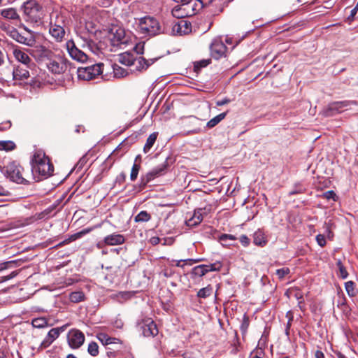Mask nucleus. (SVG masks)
<instances>
[{
	"mask_svg": "<svg viewBox=\"0 0 358 358\" xmlns=\"http://www.w3.org/2000/svg\"><path fill=\"white\" fill-rule=\"evenodd\" d=\"M31 171L34 176L37 175L38 180L50 177L54 171V166L48 156L42 150H36L31 161Z\"/></svg>",
	"mask_w": 358,
	"mask_h": 358,
	"instance_id": "nucleus-1",
	"label": "nucleus"
},
{
	"mask_svg": "<svg viewBox=\"0 0 358 358\" xmlns=\"http://www.w3.org/2000/svg\"><path fill=\"white\" fill-rule=\"evenodd\" d=\"M137 30L143 37L148 38L165 33V29L160 22L149 15L138 19Z\"/></svg>",
	"mask_w": 358,
	"mask_h": 358,
	"instance_id": "nucleus-2",
	"label": "nucleus"
},
{
	"mask_svg": "<svg viewBox=\"0 0 358 358\" xmlns=\"http://www.w3.org/2000/svg\"><path fill=\"white\" fill-rule=\"evenodd\" d=\"M23 17L26 22L30 23L39 22L44 16L42 6L36 0H27L21 6Z\"/></svg>",
	"mask_w": 358,
	"mask_h": 358,
	"instance_id": "nucleus-3",
	"label": "nucleus"
},
{
	"mask_svg": "<svg viewBox=\"0 0 358 358\" xmlns=\"http://www.w3.org/2000/svg\"><path fill=\"white\" fill-rule=\"evenodd\" d=\"M0 176L1 178L3 176L19 184H25L29 182L27 174L24 173L23 167L14 162L6 166H0Z\"/></svg>",
	"mask_w": 358,
	"mask_h": 358,
	"instance_id": "nucleus-4",
	"label": "nucleus"
},
{
	"mask_svg": "<svg viewBox=\"0 0 358 358\" xmlns=\"http://www.w3.org/2000/svg\"><path fill=\"white\" fill-rule=\"evenodd\" d=\"M180 5L173 10V15L177 18H184L195 15L202 6L199 0H185L178 2Z\"/></svg>",
	"mask_w": 358,
	"mask_h": 358,
	"instance_id": "nucleus-5",
	"label": "nucleus"
},
{
	"mask_svg": "<svg viewBox=\"0 0 358 358\" xmlns=\"http://www.w3.org/2000/svg\"><path fill=\"white\" fill-rule=\"evenodd\" d=\"M1 29L8 36L17 43L29 47L34 46L36 43V40L32 36H25V35L20 34L17 29L10 26L9 24H3L1 26Z\"/></svg>",
	"mask_w": 358,
	"mask_h": 358,
	"instance_id": "nucleus-6",
	"label": "nucleus"
},
{
	"mask_svg": "<svg viewBox=\"0 0 358 358\" xmlns=\"http://www.w3.org/2000/svg\"><path fill=\"white\" fill-rule=\"evenodd\" d=\"M103 66V64L102 63H99L86 67H80L77 71L78 77L83 80L94 79L102 73Z\"/></svg>",
	"mask_w": 358,
	"mask_h": 358,
	"instance_id": "nucleus-7",
	"label": "nucleus"
},
{
	"mask_svg": "<svg viewBox=\"0 0 358 358\" xmlns=\"http://www.w3.org/2000/svg\"><path fill=\"white\" fill-rule=\"evenodd\" d=\"M64 17L59 14H56V20L53 21L52 17L50 18V35L58 42L62 41L65 35L64 29Z\"/></svg>",
	"mask_w": 358,
	"mask_h": 358,
	"instance_id": "nucleus-8",
	"label": "nucleus"
},
{
	"mask_svg": "<svg viewBox=\"0 0 358 358\" xmlns=\"http://www.w3.org/2000/svg\"><path fill=\"white\" fill-rule=\"evenodd\" d=\"M110 40L113 46L127 45L129 41V36L124 28L113 26L110 30Z\"/></svg>",
	"mask_w": 358,
	"mask_h": 358,
	"instance_id": "nucleus-9",
	"label": "nucleus"
},
{
	"mask_svg": "<svg viewBox=\"0 0 358 358\" xmlns=\"http://www.w3.org/2000/svg\"><path fill=\"white\" fill-rule=\"evenodd\" d=\"M32 47L29 52L38 62H48L55 57V53L44 45H37Z\"/></svg>",
	"mask_w": 358,
	"mask_h": 358,
	"instance_id": "nucleus-10",
	"label": "nucleus"
},
{
	"mask_svg": "<svg viewBox=\"0 0 358 358\" xmlns=\"http://www.w3.org/2000/svg\"><path fill=\"white\" fill-rule=\"evenodd\" d=\"M356 101H336L329 103L322 110V115L325 117H331L338 113L344 111V108L350 106L351 104H355Z\"/></svg>",
	"mask_w": 358,
	"mask_h": 358,
	"instance_id": "nucleus-11",
	"label": "nucleus"
},
{
	"mask_svg": "<svg viewBox=\"0 0 358 358\" xmlns=\"http://www.w3.org/2000/svg\"><path fill=\"white\" fill-rule=\"evenodd\" d=\"M66 48L69 56L79 62H85L87 61L88 56L83 50H80L76 45L74 41L69 40L66 43Z\"/></svg>",
	"mask_w": 358,
	"mask_h": 358,
	"instance_id": "nucleus-12",
	"label": "nucleus"
},
{
	"mask_svg": "<svg viewBox=\"0 0 358 358\" xmlns=\"http://www.w3.org/2000/svg\"><path fill=\"white\" fill-rule=\"evenodd\" d=\"M67 341L71 348L78 349L84 343L85 336L80 330L73 329L67 334Z\"/></svg>",
	"mask_w": 358,
	"mask_h": 358,
	"instance_id": "nucleus-13",
	"label": "nucleus"
},
{
	"mask_svg": "<svg viewBox=\"0 0 358 358\" xmlns=\"http://www.w3.org/2000/svg\"><path fill=\"white\" fill-rule=\"evenodd\" d=\"M67 326L68 324H65L60 327L50 329L46 337L41 342L39 348L45 349L48 348L59 336L60 334L66 330Z\"/></svg>",
	"mask_w": 358,
	"mask_h": 358,
	"instance_id": "nucleus-14",
	"label": "nucleus"
},
{
	"mask_svg": "<svg viewBox=\"0 0 358 358\" xmlns=\"http://www.w3.org/2000/svg\"><path fill=\"white\" fill-rule=\"evenodd\" d=\"M210 50L211 56L215 59H219L226 56L227 48L220 39L215 38L213 41Z\"/></svg>",
	"mask_w": 358,
	"mask_h": 358,
	"instance_id": "nucleus-15",
	"label": "nucleus"
},
{
	"mask_svg": "<svg viewBox=\"0 0 358 358\" xmlns=\"http://www.w3.org/2000/svg\"><path fill=\"white\" fill-rule=\"evenodd\" d=\"M167 167V158L165 159V161L157 167L153 169L152 171L148 172L145 176L141 178V182L143 186L146 185V184L150 180L155 179L157 177H159L163 175L165 173V171Z\"/></svg>",
	"mask_w": 358,
	"mask_h": 358,
	"instance_id": "nucleus-16",
	"label": "nucleus"
},
{
	"mask_svg": "<svg viewBox=\"0 0 358 358\" xmlns=\"http://www.w3.org/2000/svg\"><path fill=\"white\" fill-rule=\"evenodd\" d=\"M221 268L222 264L220 262L208 265L201 264L194 267L192 273L194 276L202 277L209 271H220Z\"/></svg>",
	"mask_w": 358,
	"mask_h": 358,
	"instance_id": "nucleus-17",
	"label": "nucleus"
},
{
	"mask_svg": "<svg viewBox=\"0 0 358 358\" xmlns=\"http://www.w3.org/2000/svg\"><path fill=\"white\" fill-rule=\"evenodd\" d=\"M143 334L145 337H154L158 334L157 324L151 319L145 320L141 326Z\"/></svg>",
	"mask_w": 358,
	"mask_h": 358,
	"instance_id": "nucleus-18",
	"label": "nucleus"
},
{
	"mask_svg": "<svg viewBox=\"0 0 358 358\" xmlns=\"http://www.w3.org/2000/svg\"><path fill=\"white\" fill-rule=\"evenodd\" d=\"M172 31L174 34H187L191 31V24L184 20H178L173 25Z\"/></svg>",
	"mask_w": 358,
	"mask_h": 358,
	"instance_id": "nucleus-19",
	"label": "nucleus"
},
{
	"mask_svg": "<svg viewBox=\"0 0 358 358\" xmlns=\"http://www.w3.org/2000/svg\"><path fill=\"white\" fill-rule=\"evenodd\" d=\"M13 54L14 57L22 64L29 67L30 64H34L29 55L17 46L13 47Z\"/></svg>",
	"mask_w": 358,
	"mask_h": 358,
	"instance_id": "nucleus-20",
	"label": "nucleus"
},
{
	"mask_svg": "<svg viewBox=\"0 0 358 358\" xmlns=\"http://www.w3.org/2000/svg\"><path fill=\"white\" fill-rule=\"evenodd\" d=\"M47 63V67L52 73L55 74H60L64 72L66 66L63 62H58L53 59L48 61Z\"/></svg>",
	"mask_w": 358,
	"mask_h": 358,
	"instance_id": "nucleus-21",
	"label": "nucleus"
},
{
	"mask_svg": "<svg viewBox=\"0 0 358 358\" xmlns=\"http://www.w3.org/2000/svg\"><path fill=\"white\" fill-rule=\"evenodd\" d=\"M203 209L199 208L194 210V214L185 222L187 226L194 227L200 224L203 219Z\"/></svg>",
	"mask_w": 358,
	"mask_h": 358,
	"instance_id": "nucleus-22",
	"label": "nucleus"
},
{
	"mask_svg": "<svg viewBox=\"0 0 358 358\" xmlns=\"http://www.w3.org/2000/svg\"><path fill=\"white\" fill-rule=\"evenodd\" d=\"M125 241L124 237L121 234H113L105 237L104 243L108 245H117L123 244Z\"/></svg>",
	"mask_w": 358,
	"mask_h": 358,
	"instance_id": "nucleus-23",
	"label": "nucleus"
},
{
	"mask_svg": "<svg viewBox=\"0 0 358 358\" xmlns=\"http://www.w3.org/2000/svg\"><path fill=\"white\" fill-rule=\"evenodd\" d=\"M0 15L6 20H20V17L14 8H8L0 10Z\"/></svg>",
	"mask_w": 358,
	"mask_h": 358,
	"instance_id": "nucleus-24",
	"label": "nucleus"
},
{
	"mask_svg": "<svg viewBox=\"0 0 358 358\" xmlns=\"http://www.w3.org/2000/svg\"><path fill=\"white\" fill-rule=\"evenodd\" d=\"M267 242V238L262 230L258 229L254 233L253 243L255 245L260 247H264L266 245Z\"/></svg>",
	"mask_w": 358,
	"mask_h": 358,
	"instance_id": "nucleus-25",
	"label": "nucleus"
},
{
	"mask_svg": "<svg viewBox=\"0 0 358 358\" xmlns=\"http://www.w3.org/2000/svg\"><path fill=\"white\" fill-rule=\"evenodd\" d=\"M286 294L289 296H293L296 300H298V306L301 310L303 308V294L299 288L293 287L287 290Z\"/></svg>",
	"mask_w": 358,
	"mask_h": 358,
	"instance_id": "nucleus-26",
	"label": "nucleus"
},
{
	"mask_svg": "<svg viewBox=\"0 0 358 358\" xmlns=\"http://www.w3.org/2000/svg\"><path fill=\"white\" fill-rule=\"evenodd\" d=\"M97 338L104 345L109 344L122 343L119 338L110 337L105 333H99L97 334Z\"/></svg>",
	"mask_w": 358,
	"mask_h": 358,
	"instance_id": "nucleus-27",
	"label": "nucleus"
},
{
	"mask_svg": "<svg viewBox=\"0 0 358 358\" xmlns=\"http://www.w3.org/2000/svg\"><path fill=\"white\" fill-rule=\"evenodd\" d=\"M78 37V43L83 48H88L90 50H93L94 42L89 37L88 34L83 36L80 35Z\"/></svg>",
	"mask_w": 358,
	"mask_h": 358,
	"instance_id": "nucleus-28",
	"label": "nucleus"
},
{
	"mask_svg": "<svg viewBox=\"0 0 358 358\" xmlns=\"http://www.w3.org/2000/svg\"><path fill=\"white\" fill-rule=\"evenodd\" d=\"M29 72L27 69L18 66L13 71V77L16 80H24L29 77Z\"/></svg>",
	"mask_w": 358,
	"mask_h": 358,
	"instance_id": "nucleus-29",
	"label": "nucleus"
},
{
	"mask_svg": "<svg viewBox=\"0 0 358 358\" xmlns=\"http://www.w3.org/2000/svg\"><path fill=\"white\" fill-rule=\"evenodd\" d=\"M90 231H91L90 229H85L82 230L81 231L76 233V234L71 235L69 239L65 240L63 242H62L61 243H59V245H62L66 243H69L71 241H76V239L81 238L83 235L89 233Z\"/></svg>",
	"mask_w": 358,
	"mask_h": 358,
	"instance_id": "nucleus-30",
	"label": "nucleus"
},
{
	"mask_svg": "<svg viewBox=\"0 0 358 358\" xmlns=\"http://www.w3.org/2000/svg\"><path fill=\"white\" fill-rule=\"evenodd\" d=\"M157 133H152L148 136V138H147L146 143L144 145V148H143V151L145 153H147L148 152H149L150 148L153 146V145L155 144V143L157 140Z\"/></svg>",
	"mask_w": 358,
	"mask_h": 358,
	"instance_id": "nucleus-31",
	"label": "nucleus"
},
{
	"mask_svg": "<svg viewBox=\"0 0 358 358\" xmlns=\"http://www.w3.org/2000/svg\"><path fill=\"white\" fill-rule=\"evenodd\" d=\"M119 61L126 66H131L134 64V59L133 56L129 53H123L120 55Z\"/></svg>",
	"mask_w": 358,
	"mask_h": 358,
	"instance_id": "nucleus-32",
	"label": "nucleus"
},
{
	"mask_svg": "<svg viewBox=\"0 0 358 358\" xmlns=\"http://www.w3.org/2000/svg\"><path fill=\"white\" fill-rule=\"evenodd\" d=\"M213 289L211 285H208L206 287H203L199 290L196 296L199 298L206 299L210 296L213 294Z\"/></svg>",
	"mask_w": 358,
	"mask_h": 358,
	"instance_id": "nucleus-33",
	"label": "nucleus"
},
{
	"mask_svg": "<svg viewBox=\"0 0 358 358\" xmlns=\"http://www.w3.org/2000/svg\"><path fill=\"white\" fill-rule=\"evenodd\" d=\"M345 288L350 297H354L357 295V291L354 282L351 280L346 282L345 283Z\"/></svg>",
	"mask_w": 358,
	"mask_h": 358,
	"instance_id": "nucleus-34",
	"label": "nucleus"
},
{
	"mask_svg": "<svg viewBox=\"0 0 358 358\" xmlns=\"http://www.w3.org/2000/svg\"><path fill=\"white\" fill-rule=\"evenodd\" d=\"M31 324L34 327L38 329H41L49 326L48 320L45 317L35 318L32 320Z\"/></svg>",
	"mask_w": 358,
	"mask_h": 358,
	"instance_id": "nucleus-35",
	"label": "nucleus"
},
{
	"mask_svg": "<svg viewBox=\"0 0 358 358\" xmlns=\"http://www.w3.org/2000/svg\"><path fill=\"white\" fill-rule=\"evenodd\" d=\"M226 115H227V113H222L219 114L218 115L215 116V117H213V119L209 120L207 122L206 126L208 128L214 127L226 117Z\"/></svg>",
	"mask_w": 358,
	"mask_h": 358,
	"instance_id": "nucleus-36",
	"label": "nucleus"
},
{
	"mask_svg": "<svg viewBox=\"0 0 358 358\" xmlns=\"http://www.w3.org/2000/svg\"><path fill=\"white\" fill-rule=\"evenodd\" d=\"M151 219V215L145 210L141 211L135 217L136 222H145Z\"/></svg>",
	"mask_w": 358,
	"mask_h": 358,
	"instance_id": "nucleus-37",
	"label": "nucleus"
},
{
	"mask_svg": "<svg viewBox=\"0 0 358 358\" xmlns=\"http://www.w3.org/2000/svg\"><path fill=\"white\" fill-rule=\"evenodd\" d=\"M85 294L83 292H73L71 293L69 299L73 303H78L84 300Z\"/></svg>",
	"mask_w": 358,
	"mask_h": 358,
	"instance_id": "nucleus-38",
	"label": "nucleus"
},
{
	"mask_svg": "<svg viewBox=\"0 0 358 358\" xmlns=\"http://www.w3.org/2000/svg\"><path fill=\"white\" fill-rule=\"evenodd\" d=\"M137 62L138 65L136 67L139 69H146L151 64H152V62H150L149 60H146L143 57H139L138 59L134 60V62Z\"/></svg>",
	"mask_w": 358,
	"mask_h": 358,
	"instance_id": "nucleus-39",
	"label": "nucleus"
},
{
	"mask_svg": "<svg viewBox=\"0 0 358 358\" xmlns=\"http://www.w3.org/2000/svg\"><path fill=\"white\" fill-rule=\"evenodd\" d=\"M15 148V144L11 141H0V150L10 151Z\"/></svg>",
	"mask_w": 358,
	"mask_h": 358,
	"instance_id": "nucleus-40",
	"label": "nucleus"
},
{
	"mask_svg": "<svg viewBox=\"0 0 358 358\" xmlns=\"http://www.w3.org/2000/svg\"><path fill=\"white\" fill-rule=\"evenodd\" d=\"M211 62L210 59H201L194 62V69L195 71H199L201 69L207 66Z\"/></svg>",
	"mask_w": 358,
	"mask_h": 358,
	"instance_id": "nucleus-41",
	"label": "nucleus"
},
{
	"mask_svg": "<svg viewBox=\"0 0 358 358\" xmlns=\"http://www.w3.org/2000/svg\"><path fill=\"white\" fill-rule=\"evenodd\" d=\"M87 352L90 355L93 357L97 356L99 354L98 344L96 342H91L88 345Z\"/></svg>",
	"mask_w": 358,
	"mask_h": 358,
	"instance_id": "nucleus-42",
	"label": "nucleus"
},
{
	"mask_svg": "<svg viewBox=\"0 0 358 358\" xmlns=\"http://www.w3.org/2000/svg\"><path fill=\"white\" fill-rule=\"evenodd\" d=\"M140 168L141 166L139 164H134L130 174V179L131 181H134L137 178Z\"/></svg>",
	"mask_w": 358,
	"mask_h": 358,
	"instance_id": "nucleus-43",
	"label": "nucleus"
},
{
	"mask_svg": "<svg viewBox=\"0 0 358 358\" xmlns=\"http://www.w3.org/2000/svg\"><path fill=\"white\" fill-rule=\"evenodd\" d=\"M220 241L223 245H228V241H235L236 238L231 234H222L219 238Z\"/></svg>",
	"mask_w": 358,
	"mask_h": 358,
	"instance_id": "nucleus-44",
	"label": "nucleus"
},
{
	"mask_svg": "<svg viewBox=\"0 0 358 358\" xmlns=\"http://www.w3.org/2000/svg\"><path fill=\"white\" fill-rule=\"evenodd\" d=\"M249 324H250V321H249V318L248 316H246L245 315L243 316V321H242V323H241V331L243 334V336H245L247 333V330L249 327Z\"/></svg>",
	"mask_w": 358,
	"mask_h": 358,
	"instance_id": "nucleus-45",
	"label": "nucleus"
},
{
	"mask_svg": "<svg viewBox=\"0 0 358 358\" xmlns=\"http://www.w3.org/2000/svg\"><path fill=\"white\" fill-rule=\"evenodd\" d=\"M336 265L338 268V270H339V275L340 277H341L342 278L345 279L348 277V273L347 272L345 266L343 265L342 262L341 260H338L336 263Z\"/></svg>",
	"mask_w": 358,
	"mask_h": 358,
	"instance_id": "nucleus-46",
	"label": "nucleus"
},
{
	"mask_svg": "<svg viewBox=\"0 0 358 358\" xmlns=\"http://www.w3.org/2000/svg\"><path fill=\"white\" fill-rule=\"evenodd\" d=\"M289 272L290 270L289 268L284 267L277 269L275 273L280 280H282L285 275L289 273Z\"/></svg>",
	"mask_w": 358,
	"mask_h": 358,
	"instance_id": "nucleus-47",
	"label": "nucleus"
},
{
	"mask_svg": "<svg viewBox=\"0 0 358 358\" xmlns=\"http://www.w3.org/2000/svg\"><path fill=\"white\" fill-rule=\"evenodd\" d=\"M131 294L129 292H120L116 294L113 295V298H117L118 300L123 299L127 300L129 299Z\"/></svg>",
	"mask_w": 358,
	"mask_h": 358,
	"instance_id": "nucleus-48",
	"label": "nucleus"
},
{
	"mask_svg": "<svg viewBox=\"0 0 358 358\" xmlns=\"http://www.w3.org/2000/svg\"><path fill=\"white\" fill-rule=\"evenodd\" d=\"M263 356L264 352L262 348L256 349L250 355L251 358H263Z\"/></svg>",
	"mask_w": 358,
	"mask_h": 358,
	"instance_id": "nucleus-49",
	"label": "nucleus"
},
{
	"mask_svg": "<svg viewBox=\"0 0 358 358\" xmlns=\"http://www.w3.org/2000/svg\"><path fill=\"white\" fill-rule=\"evenodd\" d=\"M316 241L317 244L321 247H324L326 245V240L324 235L318 234L316 236Z\"/></svg>",
	"mask_w": 358,
	"mask_h": 358,
	"instance_id": "nucleus-50",
	"label": "nucleus"
},
{
	"mask_svg": "<svg viewBox=\"0 0 358 358\" xmlns=\"http://www.w3.org/2000/svg\"><path fill=\"white\" fill-rule=\"evenodd\" d=\"M20 27L22 28L27 33L25 36H32L36 40L35 33L33 31L24 24H20Z\"/></svg>",
	"mask_w": 358,
	"mask_h": 358,
	"instance_id": "nucleus-51",
	"label": "nucleus"
},
{
	"mask_svg": "<svg viewBox=\"0 0 358 358\" xmlns=\"http://www.w3.org/2000/svg\"><path fill=\"white\" fill-rule=\"evenodd\" d=\"M324 197L326 198L327 199L329 200L331 199H332L333 200H336V194H335V192L334 191H327L326 192L324 193Z\"/></svg>",
	"mask_w": 358,
	"mask_h": 358,
	"instance_id": "nucleus-52",
	"label": "nucleus"
},
{
	"mask_svg": "<svg viewBox=\"0 0 358 358\" xmlns=\"http://www.w3.org/2000/svg\"><path fill=\"white\" fill-rule=\"evenodd\" d=\"M10 127H11V123L10 121L1 122L0 124V131H6V130L10 129Z\"/></svg>",
	"mask_w": 358,
	"mask_h": 358,
	"instance_id": "nucleus-53",
	"label": "nucleus"
},
{
	"mask_svg": "<svg viewBox=\"0 0 358 358\" xmlns=\"http://www.w3.org/2000/svg\"><path fill=\"white\" fill-rule=\"evenodd\" d=\"M15 261H9L6 262L0 263V271H3L4 269H6L9 267L10 264H15Z\"/></svg>",
	"mask_w": 358,
	"mask_h": 358,
	"instance_id": "nucleus-54",
	"label": "nucleus"
},
{
	"mask_svg": "<svg viewBox=\"0 0 358 358\" xmlns=\"http://www.w3.org/2000/svg\"><path fill=\"white\" fill-rule=\"evenodd\" d=\"M231 101V100L227 97H225L224 99L222 100H218L216 101V106H222L226 104L229 103Z\"/></svg>",
	"mask_w": 358,
	"mask_h": 358,
	"instance_id": "nucleus-55",
	"label": "nucleus"
},
{
	"mask_svg": "<svg viewBox=\"0 0 358 358\" xmlns=\"http://www.w3.org/2000/svg\"><path fill=\"white\" fill-rule=\"evenodd\" d=\"M240 242L243 245L248 246L250 243V238L245 235H242L240 237Z\"/></svg>",
	"mask_w": 358,
	"mask_h": 358,
	"instance_id": "nucleus-56",
	"label": "nucleus"
},
{
	"mask_svg": "<svg viewBox=\"0 0 358 358\" xmlns=\"http://www.w3.org/2000/svg\"><path fill=\"white\" fill-rule=\"evenodd\" d=\"M150 243L152 245H156L160 243V238L157 236H153V237L150 238Z\"/></svg>",
	"mask_w": 358,
	"mask_h": 358,
	"instance_id": "nucleus-57",
	"label": "nucleus"
},
{
	"mask_svg": "<svg viewBox=\"0 0 358 358\" xmlns=\"http://www.w3.org/2000/svg\"><path fill=\"white\" fill-rule=\"evenodd\" d=\"M304 192V189L302 187H299L297 189L292 190L289 192L290 195H294L296 194H301Z\"/></svg>",
	"mask_w": 358,
	"mask_h": 358,
	"instance_id": "nucleus-58",
	"label": "nucleus"
},
{
	"mask_svg": "<svg viewBox=\"0 0 358 358\" xmlns=\"http://www.w3.org/2000/svg\"><path fill=\"white\" fill-rule=\"evenodd\" d=\"M315 358H324V355L322 351L317 350L315 353Z\"/></svg>",
	"mask_w": 358,
	"mask_h": 358,
	"instance_id": "nucleus-59",
	"label": "nucleus"
},
{
	"mask_svg": "<svg viewBox=\"0 0 358 358\" xmlns=\"http://www.w3.org/2000/svg\"><path fill=\"white\" fill-rule=\"evenodd\" d=\"M213 0H199V2H201V5L203 7V6H207L212 3Z\"/></svg>",
	"mask_w": 358,
	"mask_h": 358,
	"instance_id": "nucleus-60",
	"label": "nucleus"
},
{
	"mask_svg": "<svg viewBox=\"0 0 358 358\" xmlns=\"http://www.w3.org/2000/svg\"><path fill=\"white\" fill-rule=\"evenodd\" d=\"M115 75L120 74V76H124L123 69L121 68L115 69Z\"/></svg>",
	"mask_w": 358,
	"mask_h": 358,
	"instance_id": "nucleus-61",
	"label": "nucleus"
},
{
	"mask_svg": "<svg viewBox=\"0 0 358 358\" xmlns=\"http://www.w3.org/2000/svg\"><path fill=\"white\" fill-rule=\"evenodd\" d=\"M357 12V10L354 8L351 10V13H350V16L348 17V19L352 20L354 18L355 15H356Z\"/></svg>",
	"mask_w": 358,
	"mask_h": 358,
	"instance_id": "nucleus-62",
	"label": "nucleus"
},
{
	"mask_svg": "<svg viewBox=\"0 0 358 358\" xmlns=\"http://www.w3.org/2000/svg\"><path fill=\"white\" fill-rule=\"evenodd\" d=\"M336 355L337 356L338 358H347L345 355H344L343 353H341V352H336Z\"/></svg>",
	"mask_w": 358,
	"mask_h": 358,
	"instance_id": "nucleus-63",
	"label": "nucleus"
},
{
	"mask_svg": "<svg viewBox=\"0 0 358 358\" xmlns=\"http://www.w3.org/2000/svg\"><path fill=\"white\" fill-rule=\"evenodd\" d=\"M8 280H10V277L8 276V275L6 276L1 277L0 282H5V281H7Z\"/></svg>",
	"mask_w": 358,
	"mask_h": 358,
	"instance_id": "nucleus-64",
	"label": "nucleus"
}]
</instances>
